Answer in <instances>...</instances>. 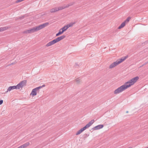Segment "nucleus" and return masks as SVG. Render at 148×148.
<instances>
[{"mask_svg": "<svg viewBox=\"0 0 148 148\" xmlns=\"http://www.w3.org/2000/svg\"><path fill=\"white\" fill-rule=\"evenodd\" d=\"M139 78L138 76H136L130 79L126 82L124 84L115 90L114 92V94L116 95L119 94L130 87L137 81Z\"/></svg>", "mask_w": 148, "mask_h": 148, "instance_id": "obj_1", "label": "nucleus"}, {"mask_svg": "<svg viewBox=\"0 0 148 148\" xmlns=\"http://www.w3.org/2000/svg\"><path fill=\"white\" fill-rule=\"evenodd\" d=\"M48 24L49 23H46L38 26L34 27L31 29L27 30V33H32L37 32L47 26Z\"/></svg>", "mask_w": 148, "mask_h": 148, "instance_id": "obj_2", "label": "nucleus"}, {"mask_svg": "<svg viewBox=\"0 0 148 148\" xmlns=\"http://www.w3.org/2000/svg\"><path fill=\"white\" fill-rule=\"evenodd\" d=\"M128 57V56L123 57L121 58L118 59L116 61L114 62L109 66V68L110 69H112L118 65L125 61Z\"/></svg>", "mask_w": 148, "mask_h": 148, "instance_id": "obj_3", "label": "nucleus"}, {"mask_svg": "<svg viewBox=\"0 0 148 148\" xmlns=\"http://www.w3.org/2000/svg\"><path fill=\"white\" fill-rule=\"evenodd\" d=\"M65 37V36L64 35H63L59 37H58L56 38L54 40L48 43L47 45V46H49L52 45L55 43L64 39Z\"/></svg>", "mask_w": 148, "mask_h": 148, "instance_id": "obj_4", "label": "nucleus"}, {"mask_svg": "<svg viewBox=\"0 0 148 148\" xmlns=\"http://www.w3.org/2000/svg\"><path fill=\"white\" fill-rule=\"evenodd\" d=\"M95 122L94 120H92L90 121L83 128L78 131L76 133V135H79L83 131L85 130L86 128L89 127Z\"/></svg>", "mask_w": 148, "mask_h": 148, "instance_id": "obj_5", "label": "nucleus"}, {"mask_svg": "<svg viewBox=\"0 0 148 148\" xmlns=\"http://www.w3.org/2000/svg\"><path fill=\"white\" fill-rule=\"evenodd\" d=\"M72 25V24H70L64 26L62 28L60 29L59 32L56 34V36H57L62 34L65 31L67 30L69 27H71Z\"/></svg>", "mask_w": 148, "mask_h": 148, "instance_id": "obj_6", "label": "nucleus"}, {"mask_svg": "<svg viewBox=\"0 0 148 148\" xmlns=\"http://www.w3.org/2000/svg\"><path fill=\"white\" fill-rule=\"evenodd\" d=\"M41 88L42 87H38L33 89L30 94V95H32V97L36 95L37 91Z\"/></svg>", "mask_w": 148, "mask_h": 148, "instance_id": "obj_7", "label": "nucleus"}, {"mask_svg": "<svg viewBox=\"0 0 148 148\" xmlns=\"http://www.w3.org/2000/svg\"><path fill=\"white\" fill-rule=\"evenodd\" d=\"M26 81L25 80L23 81L18 84L16 86L18 89H19L26 85Z\"/></svg>", "mask_w": 148, "mask_h": 148, "instance_id": "obj_8", "label": "nucleus"}, {"mask_svg": "<svg viewBox=\"0 0 148 148\" xmlns=\"http://www.w3.org/2000/svg\"><path fill=\"white\" fill-rule=\"evenodd\" d=\"M64 8L60 7H55L53 8L50 10V12L51 13H54L55 12L58 11L60 10H62Z\"/></svg>", "mask_w": 148, "mask_h": 148, "instance_id": "obj_9", "label": "nucleus"}, {"mask_svg": "<svg viewBox=\"0 0 148 148\" xmlns=\"http://www.w3.org/2000/svg\"><path fill=\"white\" fill-rule=\"evenodd\" d=\"M30 144L29 142H27L23 145L20 146L18 147H17L18 148H26L28 147Z\"/></svg>", "mask_w": 148, "mask_h": 148, "instance_id": "obj_10", "label": "nucleus"}, {"mask_svg": "<svg viewBox=\"0 0 148 148\" xmlns=\"http://www.w3.org/2000/svg\"><path fill=\"white\" fill-rule=\"evenodd\" d=\"M103 127V125H98L94 127L93 129L94 130H97L101 129H102Z\"/></svg>", "mask_w": 148, "mask_h": 148, "instance_id": "obj_11", "label": "nucleus"}, {"mask_svg": "<svg viewBox=\"0 0 148 148\" xmlns=\"http://www.w3.org/2000/svg\"><path fill=\"white\" fill-rule=\"evenodd\" d=\"M9 28L8 26H5L0 27V32H3L7 30Z\"/></svg>", "mask_w": 148, "mask_h": 148, "instance_id": "obj_12", "label": "nucleus"}, {"mask_svg": "<svg viewBox=\"0 0 148 148\" xmlns=\"http://www.w3.org/2000/svg\"><path fill=\"white\" fill-rule=\"evenodd\" d=\"M15 89H17L16 86H10L8 88L7 92L10 91L11 90Z\"/></svg>", "mask_w": 148, "mask_h": 148, "instance_id": "obj_13", "label": "nucleus"}, {"mask_svg": "<svg viewBox=\"0 0 148 148\" xmlns=\"http://www.w3.org/2000/svg\"><path fill=\"white\" fill-rule=\"evenodd\" d=\"M126 23L123 22L121 25L118 27V29H120L123 27L125 25Z\"/></svg>", "mask_w": 148, "mask_h": 148, "instance_id": "obj_14", "label": "nucleus"}, {"mask_svg": "<svg viewBox=\"0 0 148 148\" xmlns=\"http://www.w3.org/2000/svg\"><path fill=\"white\" fill-rule=\"evenodd\" d=\"M131 19V18L130 17H128L127 18L126 20H125L124 22L126 24L128 23L130 20Z\"/></svg>", "mask_w": 148, "mask_h": 148, "instance_id": "obj_15", "label": "nucleus"}, {"mask_svg": "<svg viewBox=\"0 0 148 148\" xmlns=\"http://www.w3.org/2000/svg\"><path fill=\"white\" fill-rule=\"evenodd\" d=\"M76 82H77V83H78L80 82L81 81L80 79L78 78L77 79H76Z\"/></svg>", "mask_w": 148, "mask_h": 148, "instance_id": "obj_16", "label": "nucleus"}, {"mask_svg": "<svg viewBox=\"0 0 148 148\" xmlns=\"http://www.w3.org/2000/svg\"><path fill=\"white\" fill-rule=\"evenodd\" d=\"M3 103V101L2 100H1L0 101V105L2 104Z\"/></svg>", "mask_w": 148, "mask_h": 148, "instance_id": "obj_17", "label": "nucleus"}, {"mask_svg": "<svg viewBox=\"0 0 148 148\" xmlns=\"http://www.w3.org/2000/svg\"><path fill=\"white\" fill-rule=\"evenodd\" d=\"M45 86V85H43L41 87H42H42H44Z\"/></svg>", "mask_w": 148, "mask_h": 148, "instance_id": "obj_18", "label": "nucleus"}, {"mask_svg": "<svg viewBox=\"0 0 148 148\" xmlns=\"http://www.w3.org/2000/svg\"><path fill=\"white\" fill-rule=\"evenodd\" d=\"M128 111H127V112H127V113H128Z\"/></svg>", "mask_w": 148, "mask_h": 148, "instance_id": "obj_19", "label": "nucleus"}]
</instances>
